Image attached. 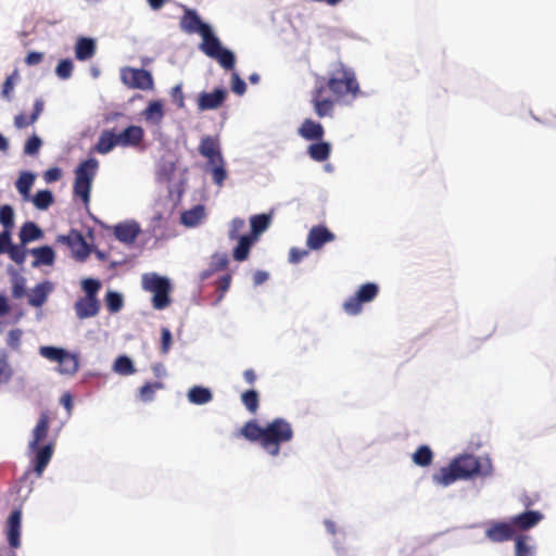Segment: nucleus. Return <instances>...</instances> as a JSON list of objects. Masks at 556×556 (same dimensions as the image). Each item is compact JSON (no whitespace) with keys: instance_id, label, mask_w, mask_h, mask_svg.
I'll return each mask as SVG.
<instances>
[{"instance_id":"nucleus-52","label":"nucleus","mask_w":556,"mask_h":556,"mask_svg":"<svg viewBox=\"0 0 556 556\" xmlns=\"http://www.w3.org/2000/svg\"><path fill=\"white\" fill-rule=\"evenodd\" d=\"M11 377V369L8 364V356L4 352H0V383L8 381Z\"/></svg>"},{"instance_id":"nucleus-29","label":"nucleus","mask_w":556,"mask_h":556,"mask_svg":"<svg viewBox=\"0 0 556 556\" xmlns=\"http://www.w3.org/2000/svg\"><path fill=\"white\" fill-rule=\"evenodd\" d=\"M51 292V286L49 282H42L37 285L28 299L29 305L34 307H40L47 301L48 294Z\"/></svg>"},{"instance_id":"nucleus-4","label":"nucleus","mask_w":556,"mask_h":556,"mask_svg":"<svg viewBox=\"0 0 556 556\" xmlns=\"http://www.w3.org/2000/svg\"><path fill=\"white\" fill-rule=\"evenodd\" d=\"M198 150L203 157L207 159L213 181L217 186H222L227 178V170L225 168V160L222 154L219 138L217 136H203Z\"/></svg>"},{"instance_id":"nucleus-25","label":"nucleus","mask_w":556,"mask_h":556,"mask_svg":"<svg viewBox=\"0 0 556 556\" xmlns=\"http://www.w3.org/2000/svg\"><path fill=\"white\" fill-rule=\"evenodd\" d=\"M142 116L146 122L153 125H160L164 118L163 103L160 100L151 101L142 111Z\"/></svg>"},{"instance_id":"nucleus-12","label":"nucleus","mask_w":556,"mask_h":556,"mask_svg":"<svg viewBox=\"0 0 556 556\" xmlns=\"http://www.w3.org/2000/svg\"><path fill=\"white\" fill-rule=\"evenodd\" d=\"M117 135L118 147L138 148L144 139V130L141 126L130 125Z\"/></svg>"},{"instance_id":"nucleus-59","label":"nucleus","mask_w":556,"mask_h":556,"mask_svg":"<svg viewBox=\"0 0 556 556\" xmlns=\"http://www.w3.org/2000/svg\"><path fill=\"white\" fill-rule=\"evenodd\" d=\"M62 177V170L59 167H51L43 174L45 180L50 184L60 180Z\"/></svg>"},{"instance_id":"nucleus-5","label":"nucleus","mask_w":556,"mask_h":556,"mask_svg":"<svg viewBox=\"0 0 556 556\" xmlns=\"http://www.w3.org/2000/svg\"><path fill=\"white\" fill-rule=\"evenodd\" d=\"M99 162L94 157L83 161L75 169L74 195L85 205L89 204L92 181L97 175Z\"/></svg>"},{"instance_id":"nucleus-26","label":"nucleus","mask_w":556,"mask_h":556,"mask_svg":"<svg viewBox=\"0 0 556 556\" xmlns=\"http://www.w3.org/2000/svg\"><path fill=\"white\" fill-rule=\"evenodd\" d=\"M238 244L233 249V258L238 262H243L248 258L250 250L256 241L255 236L244 235L238 238Z\"/></svg>"},{"instance_id":"nucleus-58","label":"nucleus","mask_w":556,"mask_h":556,"mask_svg":"<svg viewBox=\"0 0 556 556\" xmlns=\"http://www.w3.org/2000/svg\"><path fill=\"white\" fill-rule=\"evenodd\" d=\"M12 244L11 231L3 230L0 233V254L7 253Z\"/></svg>"},{"instance_id":"nucleus-28","label":"nucleus","mask_w":556,"mask_h":556,"mask_svg":"<svg viewBox=\"0 0 556 556\" xmlns=\"http://www.w3.org/2000/svg\"><path fill=\"white\" fill-rule=\"evenodd\" d=\"M318 142L312 143L307 148V154L309 157L316 162H324L329 159L331 153L330 143L321 140H317Z\"/></svg>"},{"instance_id":"nucleus-24","label":"nucleus","mask_w":556,"mask_h":556,"mask_svg":"<svg viewBox=\"0 0 556 556\" xmlns=\"http://www.w3.org/2000/svg\"><path fill=\"white\" fill-rule=\"evenodd\" d=\"M201 51H203L207 56L213 59L223 49L219 39L216 36H214L211 27L207 30H205L201 35Z\"/></svg>"},{"instance_id":"nucleus-6","label":"nucleus","mask_w":556,"mask_h":556,"mask_svg":"<svg viewBox=\"0 0 556 556\" xmlns=\"http://www.w3.org/2000/svg\"><path fill=\"white\" fill-rule=\"evenodd\" d=\"M142 287L146 291L152 292V305L155 309H164L169 303L170 283L167 278L155 273L142 276Z\"/></svg>"},{"instance_id":"nucleus-14","label":"nucleus","mask_w":556,"mask_h":556,"mask_svg":"<svg viewBox=\"0 0 556 556\" xmlns=\"http://www.w3.org/2000/svg\"><path fill=\"white\" fill-rule=\"evenodd\" d=\"M227 98V91L222 88L213 92H202L198 98V109L200 111L216 110L223 105Z\"/></svg>"},{"instance_id":"nucleus-23","label":"nucleus","mask_w":556,"mask_h":556,"mask_svg":"<svg viewBox=\"0 0 556 556\" xmlns=\"http://www.w3.org/2000/svg\"><path fill=\"white\" fill-rule=\"evenodd\" d=\"M43 111V101L41 99H37L34 103V109L30 115H26L24 113H20L15 115L14 117V126L17 129H23L28 127L29 125H33L37 122L40 114Z\"/></svg>"},{"instance_id":"nucleus-7","label":"nucleus","mask_w":556,"mask_h":556,"mask_svg":"<svg viewBox=\"0 0 556 556\" xmlns=\"http://www.w3.org/2000/svg\"><path fill=\"white\" fill-rule=\"evenodd\" d=\"M379 288L374 282L362 285L353 296H350L343 303V309L348 315H358L363 309V304L371 302L378 295Z\"/></svg>"},{"instance_id":"nucleus-46","label":"nucleus","mask_w":556,"mask_h":556,"mask_svg":"<svg viewBox=\"0 0 556 556\" xmlns=\"http://www.w3.org/2000/svg\"><path fill=\"white\" fill-rule=\"evenodd\" d=\"M83 290L85 292V296L91 299H98V292L101 289V282L97 279L86 278L81 282Z\"/></svg>"},{"instance_id":"nucleus-48","label":"nucleus","mask_w":556,"mask_h":556,"mask_svg":"<svg viewBox=\"0 0 556 556\" xmlns=\"http://www.w3.org/2000/svg\"><path fill=\"white\" fill-rule=\"evenodd\" d=\"M528 536L518 535L515 538V554L516 556H531V547L527 543Z\"/></svg>"},{"instance_id":"nucleus-37","label":"nucleus","mask_w":556,"mask_h":556,"mask_svg":"<svg viewBox=\"0 0 556 556\" xmlns=\"http://www.w3.org/2000/svg\"><path fill=\"white\" fill-rule=\"evenodd\" d=\"M34 180L35 176L28 172L21 174L18 177L16 181V189L24 197V199H28Z\"/></svg>"},{"instance_id":"nucleus-50","label":"nucleus","mask_w":556,"mask_h":556,"mask_svg":"<svg viewBox=\"0 0 556 556\" xmlns=\"http://www.w3.org/2000/svg\"><path fill=\"white\" fill-rule=\"evenodd\" d=\"M41 144V139L38 136L33 135L27 139L24 146V153L28 155H35L38 153Z\"/></svg>"},{"instance_id":"nucleus-41","label":"nucleus","mask_w":556,"mask_h":556,"mask_svg":"<svg viewBox=\"0 0 556 556\" xmlns=\"http://www.w3.org/2000/svg\"><path fill=\"white\" fill-rule=\"evenodd\" d=\"M38 210H47L53 203V194L49 190H39L33 198Z\"/></svg>"},{"instance_id":"nucleus-42","label":"nucleus","mask_w":556,"mask_h":556,"mask_svg":"<svg viewBox=\"0 0 556 556\" xmlns=\"http://www.w3.org/2000/svg\"><path fill=\"white\" fill-rule=\"evenodd\" d=\"M0 224L4 230L9 231L14 227V211L11 205L4 204L0 206Z\"/></svg>"},{"instance_id":"nucleus-35","label":"nucleus","mask_w":556,"mask_h":556,"mask_svg":"<svg viewBox=\"0 0 556 556\" xmlns=\"http://www.w3.org/2000/svg\"><path fill=\"white\" fill-rule=\"evenodd\" d=\"M252 233L250 236H255V239L257 240L258 235L264 232L269 224H270V217L266 214H258L253 215L250 218Z\"/></svg>"},{"instance_id":"nucleus-64","label":"nucleus","mask_w":556,"mask_h":556,"mask_svg":"<svg viewBox=\"0 0 556 556\" xmlns=\"http://www.w3.org/2000/svg\"><path fill=\"white\" fill-rule=\"evenodd\" d=\"M267 279H268V274L266 271H263V270H257L253 275V282H254L255 286L264 283Z\"/></svg>"},{"instance_id":"nucleus-8","label":"nucleus","mask_w":556,"mask_h":556,"mask_svg":"<svg viewBox=\"0 0 556 556\" xmlns=\"http://www.w3.org/2000/svg\"><path fill=\"white\" fill-rule=\"evenodd\" d=\"M121 78L131 89L151 90L154 86L151 73L143 68L126 67L122 70Z\"/></svg>"},{"instance_id":"nucleus-36","label":"nucleus","mask_w":556,"mask_h":556,"mask_svg":"<svg viewBox=\"0 0 556 556\" xmlns=\"http://www.w3.org/2000/svg\"><path fill=\"white\" fill-rule=\"evenodd\" d=\"M413 460L416 465L426 467L429 466L433 460V453L427 445H421L413 454Z\"/></svg>"},{"instance_id":"nucleus-44","label":"nucleus","mask_w":556,"mask_h":556,"mask_svg":"<svg viewBox=\"0 0 556 556\" xmlns=\"http://www.w3.org/2000/svg\"><path fill=\"white\" fill-rule=\"evenodd\" d=\"M105 304L111 313H117L123 307V298L115 291H109L105 296Z\"/></svg>"},{"instance_id":"nucleus-53","label":"nucleus","mask_w":556,"mask_h":556,"mask_svg":"<svg viewBox=\"0 0 556 556\" xmlns=\"http://www.w3.org/2000/svg\"><path fill=\"white\" fill-rule=\"evenodd\" d=\"M173 343L172 332L164 327L161 330V352L167 354Z\"/></svg>"},{"instance_id":"nucleus-19","label":"nucleus","mask_w":556,"mask_h":556,"mask_svg":"<svg viewBox=\"0 0 556 556\" xmlns=\"http://www.w3.org/2000/svg\"><path fill=\"white\" fill-rule=\"evenodd\" d=\"M21 520L22 513L18 509L13 510L8 519V540L13 548H17L21 544Z\"/></svg>"},{"instance_id":"nucleus-38","label":"nucleus","mask_w":556,"mask_h":556,"mask_svg":"<svg viewBox=\"0 0 556 556\" xmlns=\"http://www.w3.org/2000/svg\"><path fill=\"white\" fill-rule=\"evenodd\" d=\"M164 388L162 382H147L139 389V396L142 402H151L154 399V394L157 390Z\"/></svg>"},{"instance_id":"nucleus-20","label":"nucleus","mask_w":556,"mask_h":556,"mask_svg":"<svg viewBox=\"0 0 556 556\" xmlns=\"http://www.w3.org/2000/svg\"><path fill=\"white\" fill-rule=\"evenodd\" d=\"M139 233L140 228L136 223H121L114 228L116 239L126 244L135 242Z\"/></svg>"},{"instance_id":"nucleus-47","label":"nucleus","mask_w":556,"mask_h":556,"mask_svg":"<svg viewBox=\"0 0 556 556\" xmlns=\"http://www.w3.org/2000/svg\"><path fill=\"white\" fill-rule=\"evenodd\" d=\"M65 350L56 346H41L39 349V354L42 357L56 363L62 359Z\"/></svg>"},{"instance_id":"nucleus-2","label":"nucleus","mask_w":556,"mask_h":556,"mask_svg":"<svg viewBox=\"0 0 556 556\" xmlns=\"http://www.w3.org/2000/svg\"><path fill=\"white\" fill-rule=\"evenodd\" d=\"M236 437H243L250 442H258L266 453L276 457L280 453V446L292 441L294 431L288 420L278 417L264 427H261L256 420H249L240 428Z\"/></svg>"},{"instance_id":"nucleus-22","label":"nucleus","mask_w":556,"mask_h":556,"mask_svg":"<svg viewBox=\"0 0 556 556\" xmlns=\"http://www.w3.org/2000/svg\"><path fill=\"white\" fill-rule=\"evenodd\" d=\"M299 135L306 140H321L325 129L320 123L306 118L299 128Z\"/></svg>"},{"instance_id":"nucleus-10","label":"nucleus","mask_w":556,"mask_h":556,"mask_svg":"<svg viewBox=\"0 0 556 556\" xmlns=\"http://www.w3.org/2000/svg\"><path fill=\"white\" fill-rule=\"evenodd\" d=\"M485 536L495 543L505 542L514 539L515 529L510 522L494 521L485 530Z\"/></svg>"},{"instance_id":"nucleus-60","label":"nucleus","mask_w":556,"mask_h":556,"mask_svg":"<svg viewBox=\"0 0 556 556\" xmlns=\"http://www.w3.org/2000/svg\"><path fill=\"white\" fill-rule=\"evenodd\" d=\"M42 60H43V53L37 52V51H31L26 55L25 63L28 66H35V65H38L39 63H41Z\"/></svg>"},{"instance_id":"nucleus-55","label":"nucleus","mask_w":556,"mask_h":556,"mask_svg":"<svg viewBox=\"0 0 556 556\" xmlns=\"http://www.w3.org/2000/svg\"><path fill=\"white\" fill-rule=\"evenodd\" d=\"M308 251L300 248H291L289 252V262L292 264L300 263L305 256H307Z\"/></svg>"},{"instance_id":"nucleus-27","label":"nucleus","mask_w":556,"mask_h":556,"mask_svg":"<svg viewBox=\"0 0 556 556\" xmlns=\"http://www.w3.org/2000/svg\"><path fill=\"white\" fill-rule=\"evenodd\" d=\"M205 218L203 205H195L181 214L180 220L187 227H195Z\"/></svg>"},{"instance_id":"nucleus-40","label":"nucleus","mask_w":556,"mask_h":556,"mask_svg":"<svg viewBox=\"0 0 556 556\" xmlns=\"http://www.w3.org/2000/svg\"><path fill=\"white\" fill-rule=\"evenodd\" d=\"M114 370L123 376L132 375L136 371L131 359L125 355L116 358L114 363Z\"/></svg>"},{"instance_id":"nucleus-1","label":"nucleus","mask_w":556,"mask_h":556,"mask_svg":"<svg viewBox=\"0 0 556 556\" xmlns=\"http://www.w3.org/2000/svg\"><path fill=\"white\" fill-rule=\"evenodd\" d=\"M359 94L361 88L353 68L342 61H336L330 65L326 77L316 78L311 91V103L317 117H333L339 100L348 96L355 99Z\"/></svg>"},{"instance_id":"nucleus-16","label":"nucleus","mask_w":556,"mask_h":556,"mask_svg":"<svg viewBox=\"0 0 556 556\" xmlns=\"http://www.w3.org/2000/svg\"><path fill=\"white\" fill-rule=\"evenodd\" d=\"M101 304L99 299H91L88 296L79 298L74 304L76 316L79 319H87L97 316Z\"/></svg>"},{"instance_id":"nucleus-9","label":"nucleus","mask_w":556,"mask_h":556,"mask_svg":"<svg viewBox=\"0 0 556 556\" xmlns=\"http://www.w3.org/2000/svg\"><path fill=\"white\" fill-rule=\"evenodd\" d=\"M58 240L68 245L78 261H85L91 252L84 236L78 230L72 229L67 236H60Z\"/></svg>"},{"instance_id":"nucleus-18","label":"nucleus","mask_w":556,"mask_h":556,"mask_svg":"<svg viewBox=\"0 0 556 556\" xmlns=\"http://www.w3.org/2000/svg\"><path fill=\"white\" fill-rule=\"evenodd\" d=\"M543 519L538 510H527L511 518V525L519 530H528L536 526Z\"/></svg>"},{"instance_id":"nucleus-33","label":"nucleus","mask_w":556,"mask_h":556,"mask_svg":"<svg viewBox=\"0 0 556 556\" xmlns=\"http://www.w3.org/2000/svg\"><path fill=\"white\" fill-rule=\"evenodd\" d=\"M78 370V359L75 355L65 351L62 359L58 362V371L63 375H74Z\"/></svg>"},{"instance_id":"nucleus-43","label":"nucleus","mask_w":556,"mask_h":556,"mask_svg":"<svg viewBox=\"0 0 556 556\" xmlns=\"http://www.w3.org/2000/svg\"><path fill=\"white\" fill-rule=\"evenodd\" d=\"M213 59L217 60L225 70H233L235 67V54L228 49L223 48Z\"/></svg>"},{"instance_id":"nucleus-30","label":"nucleus","mask_w":556,"mask_h":556,"mask_svg":"<svg viewBox=\"0 0 556 556\" xmlns=\"http://www.w3.org/2000/svg\"><path fill=\"white\" fill-rule=\"evenodd\" d=\"M30 253L35 256V261L33 263V266L35 267L39 265H52L55 258L54 251L49 245L35 248Z\"/></svg>"},{"instance_id":"nucleus-11","label":"nucleus","mask_w":556,"mask_h":556,"mask_svg":"<svg viewBox=\"0 0 556 556\" xmlns=\"http://www.w3.org/2000/svg\"><path fill=\"white\" fill-rule=\"evenodd\" d=\"M180 29L187 34H199L200 36L210 28V25L202 22L198 13L192 9H185L179 22Z\"/></svg>"},{"instance_id":"nucleus-34","label":"nucleus","mask_w":556,"mask_h":556,"mask_svg":"<svg viewBox=\"0 0 556 556\" xmlns=\"http://www.w3.org/2000/svg\"><path fill=\"white\" fill-rule=\"evenodd\" d=\"M213 395L210 389L195 386L191 388L188 392V400L192 404L203 405L208 403L212 400Z\"/></svg>"},{"instance_id":"nucleus-51","label":"nucleus","mask_w":556,"mask_h":556,"mask_svg":"<svg viewBox=\"0 0 556 556\" xmlns=\"http://www.w3.org/2000/svg\"><path fill=\"white\" fill-rule=\"evenodd\" d=\"M12 261L21 265L25 262L26 251L23 247L12 244L7 252Z\"/></svg>"},{"instance_id":"nucleus-56","label":"nucleus","mask_w":556,"mask_h":556,"mask_svg":"<svg viewBox=\"0 0 556 556\" xmlns=\"http://www.w3.org/2000/svg\"><path fill=\"white\" fill-rule=\"evenodd\" d=\"M245 223L241 218H233L229 229V238L237 239L239 237V232L244 228Z\"/></svg>"},{"instance_id":"nucleus-39","label":"nucleus","mask_w":556,"mask_h":556,"mask_svg":"<svg viewBox=\"0 0 556 556\" xmlns=\"http://www.w3.org/2000/svg\"><path fill=\"white\" fill-rule=\"evenodd\" d=\"M241 401L244 407L252 414L258 409L260 397L255 390H248L242 393Z\"/></svg>"},{"instance_id":"nucleus-54","label":"nucleus","mask_w":556,"mask_h":556,"mask_svg":"<svg viewBox=\"0 0 556 556\" xmlns=\"http://www.w3.org/2000/svg\"><path fill=\"white\" fill-rule=\"evenodd\" d=\"M22 330L21 329H12L8 333L7 344L13 350H17L21 344Z\"/></svg>"},{"instance_id":"nucleus-49","label":"nucleus","mask_w":556,"mask_h":556,"mask_svg":"<svg viewBox=\"0 0 556 556\" xmlns=\"http://www.w3.org/2000/svg\"><path fill=\"white\" fill-rule=\"evenodd\" d=\"M73 62L68 59L61 60L56 66V75L62 79H67L72 76Z\"/></svg>"},{"instance_id":"nucleus-61","label":"nucleus","mask_w":556,"mask_h":556,"mask_svg":"<svg viewBox=\"0 0 556 556\" xmlns=\"http://www.w3.org/2000/svg\"><path fill=\"white\" fill-rule=\"evenodd\" d=\"M228 265V257L227 255H214L213 256V262H212V267H213V270H222L224 268H226Z\"/></svg>"},{"instance_id":"nucleus-17","label":"nucleus","mask_w":556,"mask_h":556,"mask_svg":"<svg viewBox=\"0 0 556 556\" xmlns=\"http://www.w3.org/2000/svg\"><path fill=\"white\" fill-rule=\"evenodd\" d=\"M50 416L48 412H42L33 430V439L29 441V448H37L42 441L46 440L49 431Z\"/></svg>"},{"instance_id":"nucleus-13","label":"nucleus","mask_w":556,"mask_h":556,"mask_svg":"<svg viewBox=\"0 0 556 556\" xmlns=\"http://www.w3.org/2000/svg\"><path fill=\"white\" fill-rule=\"evenodd\" d=\"M334 240V235L323 225L314 226L308 231L306 244L311 250H319L324 244Z\"/></svg>"},{"instance_id":"nucleus-15","label":"nucleus","mask_w":556,"mask_h":556,"mask_svg":"<svg viewBox=\"0 0 556 556\" xmlns=\"http://www.w3.org/2000/svg\"><path fill=\"white\" fill-rule=\"evenodd\" d=\"M29 450L35 453L33 458L34 471L38 477H41L43 470L52 458L54 444L48 443L43 446L37 445V448Z\"/></svg>"},{"instance_id":"nucleus-57","label":"nucleus","mask_w":556,"mask_h":556,"mask_svg":"<svg viewBox=\"0 0 556 556\" xmlns=\"http://www.w3.org/2000/svg\"><path fill=\"white\" fill-rule=\"evenodd\" d=\"M231 89L235 93H237L239 96H242L247 90V85H245L244 80H242L237 73L232 74Z\"/></svg>"},{"instance_id":"nucleus-21","label":"nucleus","mask_w":556,"mask_h":556,"mask_svg":"<svg viewBox=\"0 0 556 556\" xmlns=\"http://www.w3.org/2000/svg\"><path fill=\"white\" fill-rule=\"evenodd\" d=\"M117 146V135L113 130L105 129L100 134L92 150L99 154H108Z\"/></svg>"},{"instance_id":"nucleus-62","label":"nucleus","mask_w":556,"mask_h":556,"mask_svg":"<svg viewBox=\"0 0 556 556\" xmlns=\"http://www.w3.org/2000/svg\"><path fill=\"white\" fill-rule=\"evenodd\" d=\"M231 283V276L229 274L224 275L216 281V288L222 292V295L228 291Z\"/></svg>"},{"instance_id":"nucleus-31","label":"nucleus","mask_w":556,"mask_h":556,"mask_svg":"<svg viewBox=\"0 0 556 556\" xmlns=\"http://www.w3.org/2000/svg\"><path fill=\"white\" fill-rule=\"evenodd\" d=\"M96 52L94 41L90 38H80L75 46L76 59L80 61L88 60L93 56Z\"/></svg>"},{"instance_id":"nucleus-63","label":"nucleus","mask_w":556,"mask_h":556,"mask_svg":"<svg viewBox=\"0 0 556 556\" xmlns=\"http://www.w3.org/2000/svg\"><path fill=\"white\" fill-rule=\"evenodd\" d=\"M172 97L179 108H182L185 105L184 93L179 85L173 88Z\"/></svg>"},{"instance_id":"nucleus-45","label":"nucleus","mask_w":556,"mask_h":556,"mask_svg":"<svg viewBox=\"0 0 556 556\" xmlns=\"http://www.w3.org/2000/svg\"><path fill=\"white\" fill-rule=\"evenodd\" d=\"M18 77V73L17 71L15 70L11 75H9L3 85H2V89H1V97L7 100V101H11L12 100V93H13V90H14V87H15V80L17 79Z\"/></svg>"},{"instance_id":"nucleus-32","label":"nucleus","mask_w":556,"mask_h":556,"mask_svg":"<svg viewBox=\"0 0 556 556\" xmlns=\"http://www.w3.org/2000/svg\"><path fill=\"white\" fill-rule=\"evenodd\" d=\"M42 237L41 229L33 222H26L20 231V240L22 244L38 240Z\"/></svg>"},{"instance_id":"nucleus-3","label":"nucleus","mask_w":556,"mask_h":556,"mask_svg":"<svg viewBox=\"0 0 556 556\" xmlns=\"http://www.w3.org/2000/svg\"><path fill=\"white\" fill-rule=\"evenodd\" d=\"M480 473V462L472 455H462L451 462L447 467H442L433 476V480L444 486L452 484L456 480L471 478Z\"/></svg>"}]
</instances>
